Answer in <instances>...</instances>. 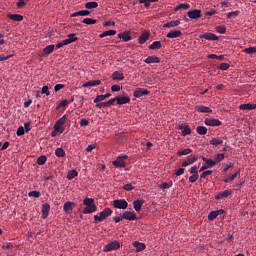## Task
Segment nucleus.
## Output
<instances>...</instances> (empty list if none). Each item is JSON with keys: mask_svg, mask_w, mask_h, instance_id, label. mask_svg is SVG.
Wrapping results in <instances>:
<instances>
[{"mask_svg": "<svg viewBox=\"0 0 256 256\" xmlns=\"http://www.w3.org/2000/svg\"><path fill=\"white\" fill-rule=\"evenodd\" d=\"M113 215V210L111 208H105L99 215L94 216L95 223H101L107 219V217H111Z\"/></svg>", "mask_w": 256, "mask_h": 256, "instance_id": "obj_1", "label": "nucleus"}, {"mask_svg": "<svg viewBox=\"0 0 256 256\" xmlns=\"http://www.w3.org/2000/svg\"><path fill=\"white\" fill-rule=\"evenodd\" d=\"M119 247H121V244L119 243V241L110 242L104 247L103 252L109 253L110 251H117Z\"/></svg>", "mask_w": 256, "mask_h": 256, "instance_id": "obj_2", "label": "nucleus"}, {"mask_svg": "<svg viewBox=\"0 0 256 256\" xmlns=\"http://www.w3.org/2000/svg\"><path fill=\"white\" fill-rule=\"evenodd\" d=\"M113 206L115 209H127L129 207V203L125 199H117L113 201Z\"/></svg>", "mask_w": 256, "mask_h": 256, "instance_id": "obj_3", "label": "nucleus"}, {"mask_svg": "<svg viewBox=\"0 0 256 256\" xmlns=\"http://www.w3.org/2000/svg\"><path fill=\"white\" fill-rule=\"evenodd\" d=\"M199 39H206L207 41H219V37L211 32L200 34Z\"/></svg>", "mask_w": 256, "mask_h": 256, "instance_id": "obj_4", "label": "nucleus"}, {"mask_svg": "<svg viewBox=\"0 0 256 256\" xmlns=\"http://www.w3.org/2000/svg\"><path fill=\"white\" fill-rule=\"evenodd\" d=\"M205 125H207L208 127H220V125H222V123L220 122L219 119H215V118H206L204 120Z\"/></svg>", "mask_w": 256, "mask_h": 256, "instance_id": "obj_5", "label": "nucleus"}, {"mask_svg": "<svg viewBox=\"0 0 256 256\" xmlns=\"http://www.w3.org/2000/svg\"><path fill=\"white\" fill-rule=\"evenodd\" d=\"M187 17H189V19H201L203 15L201 14V10L194 9L187 12Z\"/></svg>", "mask_w": 256, "mask_h": 256, "instance_id": "obj_6", "label": "nucleus"}, {"mask_svg": "<svg viewBox=\"0 0 256 256\" xmlns=\"http://www.w3.org/2000/svg\"><path fill=\"white\" fill-rule=\"evenodd\" d=\"M144 95H149V90L145 88H136V90L133 92V96L136 99H141Z\"/></svg>", "mask_w": 256, "mask_h": 256, "instance_id": "obj_7", "label": "nucleus"}, {"mask_svg": "<svg viewBox=\"0 0 256 256\" xmlns=\"http://www.w3.org/2000/svg\"><path fill=\"white\" fill-rule=\"evenodd\" d=\"M122 215L127 221H137V214L134 211H125Z\"/></svg>", "mask_w": 256, "mask_h": 256, "instance_id": "obj_8", "label": "nucleus"}, {"mask_svg": "<svg viewBox=\"0 0 256 256\" xmlns=\"http://www.w3.org/2000/svg\"><path fill=\"white\" fill-rule=\"evenodd\" d=\"M65 123H67V114L63 115L60 119L56 121V123L54 124V129H56V131H59L60 127H63Z\"/></svg>", "mask_w": 256, "mask_h": 256, "instance_id": "obj_9", "label": "nucleus"}, {"mask_svg": "<svg viewBox=\"0 0 256 256\" xmlns=\"http://www.w3.org/2000/svg\"><path fill=\"white\" fill-rule=\"evenodd\" d=\"M116 103L117 105H127V103H131V98L129 96H117Z\"/></svg>", "mask_w": 256, "mask_h": 256, "instance_id": "obj_10", "label": "nucleus"}, {"mask_svg": "<svg viewBox=\"0 0 256 256\" xmlns=\"http://www.w3.org/2000/svg\"><path fill=\"white\" fill-rule=\"evenodd\" d=\"M143 205H145V200H143V199L134 200L133 201L134 211H136V213H139V211H141V208L143 207Z\"/></svg>", "mask_w": 256, "mask_h": 256, "instance_id": "obj_11", "label": "nucleus"}, {"mask_svg": "<svg viewBox=\"0 0 256 256\" xmlns=\"http://www.w3.org/2000/svg\"><path fill=\"white\" fill-rule=\"evenodd\" d=\"M233 190H225L223 192H220L215 199H217V201H221L222 199H227V197H229V195H232Z\"/></svg>", "mask_w": 256, "mask_h": 256, "instance_id": "obj_12", "label": "nucleus"}, {"mask_svg": "<svg viewBox=\"0 0 256 256\" xmlns=\"http://www.w3.org/2000/svg\"><path fill=\"white\" fill-rule=\"evenodd\" d=\"M42 219H47L49 217V211H51V205L45 203L42 205Z\"/></svg>", "mask_w": 256, "mask_h": 256, "instance_id": "obj_13", "label": "nucleus"}, {"mask_svg": "<svg viewBox=\"0 0 256 256\" xmlns=\"http://www.w3.org/2000/svg\"><path fill=\"white\" fill-rule=\"evenodd\" d=\"M199 157L193 156L191 158H187L186 161L182 162L181 167H189V165H193V163H197Z\"/></svg>", "mask_w": 256, "mask_h": 256, "instance_id": "obj_14", "label": "nucleus"}, {"mask_svg": "<svg viewBox=\"0 0 256 256\" xmlns=\"http://www.w3.org/2000/svg\"><path fill=\"white\" fill-rule=\"evenodd\" d=\"M144 63H147V65H151V63H161V59L155 55L148 56L145 60Z\"/></svg>", "mask_w": 256, "mask_h": 256, "instance_id": "obj_15", "label": "nucleus"}, {"mask_svg": "<svg viewBox=\"0 0 256 256\" xmlns=\"http://www.w3.org/2000/svg\"><path fill=\"white\" fill-rule=\"evenodd\" d=\"M133 247H135L137 253H141V251H145V249H147V246H145V243H141L139 241H134Z\"/></svg>", "mask_w": 256, "mask_h": 256, "instance_id": "obj_16", "label": "nucleus"}, {"mask_svg": "<svg viewBox=\"0 0 256 256\" xmlns=\"http://www.w3.org/2000/svg\"><path fill=\"white\" fill-rule=\"evenodd\" d=\"M179 129L180 131H182V135L183 137H187V135H191V128L189 127V125H179Z\"/></svg>", "mask_w": 256, "mask_h": 256, "instance_id": "obj_17", "label": "nucleus"}, {"mask_svg": "<svg viewBox=\"0 0 256 256\" xmlns=\"http://www.w3.org/2000/svg\"><path fill=\"white\" fill-rule=\"evenodd\" d=\"M182 33L181 30H171L166 37L168 39H177V37H181Z\"/></svg>", "mask_w": 256, "mask_h": 256, "instance_id": "obj_18", "label": "nucleus"}, {"mask_svg": "<svg viewBox=\"0 0 256 256\" xmlns=\"http://www.w3.org/2000/svg\"><path fill=\"white\" fill-rule=\"evenodd\" d=\"M149 37H151V34L149 32H143L141 36L138 38L140 45L147 43V41H149Z\"/></svg>", "mask_w": 256, "mask_h": 256, "instance_id": "obj_19", "label": "nucleus"}, {"mask_svg": "<svg viewBox=\"0 0 256 256\" xmlns=\"http://www.w3.org/2000/svg\"><path fill=\"white\" fill-rule=\"evenodd\" d=\"M95 212H97V205H95V204H92L91 206H86L83 209L84 215H89V213H95Z\"/></svg>", "mask_w": 256, "mask_h": 256, "instance_id": "obj_20", "label": "nucleus"}, {"mask_svg": "<svg viewBox=\"0 0 256 256\" xmlns=\"http://www.w3.org/2000/svg\"><path fill=\"white\" fill-rule=\"evenodd\" d=\"M75 206H76L75 202L68 201L64 204L63 209H64L65 213H71Z\"/></svg>", "mask_w": 256, "mask_h": 256, "instance_id": "obj_21", "label": "nucleus"}, {"mask_svg": "<svg viewBox=\"0 0 256 256\" xmlns=\"http://www.w3.org/2000/svg\"><path fill=\"white\" fill-rule=\"evenodd\" d=\"M77 34L73 33V34H69L68 38L64 39V44L65 45H70V43H75V41H77Z\"/></svg>", "mask_w": 256, "mask_h": 256, "instance_id": "obj_22", "label": "nucleus"}, {"mask_svg": "<svg viewBox=\"0 0 256 256\" xmlns=\"http://www.w3.org/2000/svg\"><path fill=\"white\" fill-rule=\"evenodd\" d=\"M53 51H55V45H53V44L48 45V46H46V47L43 49L42 55H43L44 57H47V55H51V53H53Z\"/></svg>", "mask_w": 256, "mask_h": 256, "instance_id": "obj_23", "label": "nucleus"}, {"mask_svg": "<svg viewBox=\"0 0 256 256\" xmlns=\"http://www.w3.org/2000/svg\"><path fill=\"white\" fill-rule=\"evenodd\" d=\"M240 109L242 111H253V109H256V104H251V103L241 104Z\"/></svg>", "mask_w": 256, "mask_h": 256, "instance_id": "obj_24", "label": "nucleus"}, {"mask_svg": "<svg viewBox=\"0 0 256 256\" xmlns=\"http://www.w3.org/2000/svg\"><path fill=\"white\" fill-rule=\"evenodd\" d=\"M87 15H91L89 10H80L71 15V17H87Z\"/></svg>", "mask_w": 256, "mask_h": 256, "instance_id": "obj_25", "label": "nucleus"}, {"mask_svg": "<svg viewBox=\"0 0 256 256\" xmlns=\"http://www.w3.org/2000/svg\"><path fill=\"white\" fill-rule=\"evenodd\" d=\"M112 79L113 81H123V79H125V76L123 75V73L115 71L112 74Z\"/></svg>", "mask_w": 256, "mask_h": 256, "instance_id": "obj_26", "label": "nucleus"}, {"mask_svg": "<svg viewBox=\"0 0 256 256\" xmlns=\"http://www.w3.org/2000/svg\"><path fill=\"white\" fill-rule=\"evenodd\" d=\"M101 85V80H91L83 84V87H97Z\"/></svg>", "mask_w": 256, "mask_h": 256, "instance_id": "obj_27", "label": "nucleus"}, {"mask_svg": "<svg viewBox=\"0 0 256 256\" xmlns=\"http://www.w3.org/2000/svg\"><path fill=\"white\" fill-rule=\"evenodd\" d=\"M196 110L199 113H213V110L207 106H196Z\"/></svg>", "mask_w": 256, "mask_h": 256, "instance_id": "obj_28", "label": "nucleus"}, {"mask_svg": "<svg viewBox=\"0 0 256 256\" xmlns=\"http://www.w3.org/2000/svg\"><path fill=\"white\" fill-rule=\"evenodd\" d=\"M113 35H117L116 30L104 31L103 33L99 34V37H100V39H103V37H109V36H113Z\"/></svg>", "mask_w": 256, "mask_h": 256, "instance_id": "obj_29", "label": "nucleus"}, {"mask_svg": "<svg viewBox=\"0 0 256 256\" xmlns=\"http://www.w3.org/2000/svg\"><path fill=\"white\" fill-rule=\"evenodd\" d=\"M118 39H122L127 43V41H131V35H129V32H123L118 34Z\"/></svg>", "mask_w": 256, "mask_h": 256, "instance_id": "obj_30", "label": "nucleus"}, {"mask_svg": "<svg viewBox=\"0 0 256 256\" xmlns=\"http://www.w3.org/2000/svg\"><path fill=\"white\" fill-rule=\"evenodd\" d=\"M178 25H181V21L179 20H172L166 24H164V27L171 29V27H178Z\"/></svg>", "mask_w": 256, "mask_h": 256, "instance_id": "obj_31", "label": "nucleus"}, {"mask_svg": "<svg viewBox=\"0 0 256 256\" xmlns=\"http://www.w3.org/2000/svg\"><path fill=\"white\" fill-rule=\"evenodd\" d=\"M7 17L11 21H23V16L20 14H7Z\"/></svg>", "mask_w": 256, "mask_h": 256, "instance_id": "obj_32", "label": "nucleus"}, {"mask_svg": "<svg viewBox=\"0 0 256 256\" xmlns=\"http://www.w3.org/2000/svg\"><path fill=\"white\" fill-rule=\"evenodd\" d=\"M210 145H223V138L221 137H215L210 140Z\"/></svg>", "mask_w": 256, "mask_h": 256, "instance_id": "obj_33", "label": "nucleus"}, {"mask_svg": "<svg viewBox=\"0 0 256 256\" xmlns=\"http://www.w3.org/2000/svg\"><path fill=\"white\" fill-rule=\"evenodd\" d=\"M163 45L161 44V41H154L150 46L149 49L152 51H155V49H161Z\"/></svg>", "mask_w": 256, "mask_h": 256, "instance_id": "obj_34", "label": "nucleus"}, {"mask_svg": "<svg viewBox=\"0 0 256 256\" xmlns=\"http://www.w3.org/2000/svg\"><path fill=\"white\" fill-rule=\"evenodd\" d=\"M78 175H79V172H77V170H71L67 174V179L69 181H73V179H75V177H77Z\"/></svg>", "mask_w": 256, "mask_h": 256, "instance_id": "obj_35", "label": "nucleus"}, {"mask_svg": "<svg viewBox=\"0 0 256 256\" xmlns=\"http://www.w3.org/2000/svg\"><path fill=\"white\" fill-rule=\"evenodd\" d=\"M113 165H115V167H122V168H125L126 166L125 161L121 160V157H118L115 161H113Z\"/></svg>", "mask_w": 256, "mask_h": 256, "instance_id": "obj_36", "label": "nucleus"}, {"mask_svg": "<svg viewBox=\"0 0 256 256\" xmlns=\"http://www.w3.org/2000/svg\"><path fill=\"white\" fill-rule=\"evenodd\" d=\"M240 175V171H237L234 174H231L230 176H228L226 179H224V183H229L231 181H234L235 179H237V176Z\"/></svg>", "mask_w": 256, "mask_h": 256, "instance_id": "obj_37", "label": "nucleus"}, {"mask_svg": "<svg viewBox=\"0 0 256 256\" xmlns=\"http://www.w3.org/2000/svg\"><path fill=\"white\" fill-rule=\"evenodd\" d=\"M95 204V199H93V198H85L84 200H83V205L85 206V207H91L92 205H94Z\"/></svg>", "mask_w": 256, "mask_h": 256, "instance_id": "obj_38", "label": "nucleus"}, {"mask_svg": "<svg viewBox=\"0 0 256 256\" xmlns=\"http://www.w3.org/2000/svg\"><path fill=\"white\" fill-rule=\"evenodd\" d=\"M183 9L184 11H187V9H191V5L189 4H179L174 11H181Z\"/></svg>", "mask_w": 256, "mask_h": 256, "instance_id": "obj_39", "label": "nucleus"}, {"mask_svg": "<svg viewBox=\"0 0 256 256\" xmlns=\"http://www.w3.org/2000/svg\"><path fill=\"white\" fill-rule=\"evenodd\" d=\"M196 132L198 135H207V128L205 126H198Z\"/></svg>", "mask_w": 256, "mask_h": 256, "instance_id": "obj_40", "label": "nucleus"}, {"mask_svg": "<svg viewBox=\"0 0 256 256\" xmlns=\"http://www.w3.org/2000/svg\"><path fill=\"white\" fill-rule=\"evenodd\" d=\"M86 9H97L99 4L97 2H87L85 4Z\"/></svg>", "mask_w": 256, "mask_h": 256, "instance_id": "obj_41", "label": "nucleus"}, {"mask_svg": "<svg viewBox=\"0 0 256 256\" xmlns=\"http://www.w3.org/2000/svg\"><path fill=\"white\" fill-rule=\"evenodd\" d=\"M82 23H85V25H95V23H97V20L93 18H84L82 20Z\"/></svg>", "mask_w": 256, "mask_h": 256, "instance_id": "obj_42", "label": "nucleus"}, {"mask_svg": "<svg viewBox=\"0 0 256 256\" xmlns=\"http://www.w3.org/2000/svg\"><path fill=\"white\" fill-rule=\"evenodd\" d=\"M189 153H193V150L191 148H186L184 150H179L177 155L181 157L182 155H189Z\"/></svg>", "mask_w": 256, "mask_h": 256, "instance_id": "obj_43", "label": "nucleus"}, {"mask_svg": "<svg viewBox=\"0 0 256 256\" xmlns=\"http://www.w3.org/2000/svg\"><path fill=\"white\" fill-rule=\"evenodd\" d=\"M223 159H225V154L224 153H221V154H217L215 157H214V163H221V161H223Z\"/></svg>", "mask_w": 256, "mask_h": 256, "instance_id": "obj_44", "label": "nucleus"}, {"mask_svg": "<svg viewBox=\"0 0 256 256\" xmlns=\"http://www.w3.org/2000/svg\"><path fill=\"white\" fill-rule=\"evenodd\" d=\"M28 197H34L35 199H39V197H41V192L34 190V191H30L28 193Z\"/></svg>", "mask_w": 256, "mask_h": 256, "instance_id": "obj_45", "label": "nucleus"}, {"mask_svg": "<svg viewBox=\"0 0 256 256\" xmlns=\"http://www.w3.org/2000/svg\"><path fill=\"white\" fill-rule=\"evenodd\" d=\"M218 215H217V211H211L208 214V221H215V219H217Z\"/></svg>", "mask_w": 256, "mask_h": 256, "instance_id": "obj_46", "label": "nucleus"}, {"mask_svg": "<svg viewBox=\"0 0 256 256\" xmlns=\"http://www.w3.org/2000/svg\"><path fill=\"white\" fill-rule=\"evenodd\" d=\"M56 157H65V150L63 148H57L55 150Z\"/></svg>", "mask_w": 256, "mask_h": 256, "instance_id": "obj_47", "label": "nucleus"}, {"mask_svg": "<svg viewBox=\"0 0 256 256\" xmlns=\"http://www.w3.org/2000/svg\"><path fill=\"white\" fill-rule=\"evenodd\" d=\"M27 1L29 0H18L16 6L18 9H23V7H25V5H27Z\"/></svg>", "mask_w": 256, "mask_h": 256, "instance_id": "obj_48", "label": "nucleus"}, {"mask_svg": "<svg viewBox=\"0 0 256 256\" xmlns=\"http://www.w3.org/2000/svg\"><path fill=\"white\" fill-rule=\"evenodd\" d=\"M37 163L39 165H43L44 163H47V156L42 155V156L38 157Z\"/></svg>", "mask_w": 256, "mask_h": 256, "instance_id": "obj_49", "label": "nucleus"}, {"mask_svg": "<svg viewBox=\"0 0 256 256\" xmlns=\"http://www.w3.org/2000/svg\"><path fill=\"white\" fill-rule=\"evenodd\" d=\"M216 31L217 33H220V35H225V33H227V28L223 26H217Z\"/></svg>", "mask_w": 256, "mask_h": 256, "instance_id": "obj_50", "label": "nucleus"}, {"mask_svg": "<svg viewBox=\"0 0 256 256\" xmlns=\"http://www.w3.org/2000/svg\"><path fill=\"white\" fill-rule=\"evenodd\" d=\"M244 53H247L248 55H252L253 53H256V46L244 49Z\"/></svg>", "mask_w": 256, "mask_h": 256, "instance_id": "obj_51", "label": "nucleus"}, {"mask_svg": "<svg viewBox=\"0 0 256 256\" xmlns=\"http://www.w3.org/2000/svg\"><path fill=\"white\" fill-rule=\"evenodd\" d=\"M41 94L47 95V97H49V95H51V92L49 91V86H43L41 90Z\"/></svg>", "mask_w": 256, "mask_h": 256, "instance_id": "obj_52", "label": "nucleus"}, {"mask_svg": "<svg viewBox=\"0 0 256 256\" xmlns=\"http://www.w3.org/2000/svg\"><path fill=\"white\" fill-rule=\"evenodd\" d=\"M26 131H25V128L23 126H20L18 129H17V132H16V135L18 137H21L22 135H25Z\"/></svg>", "mask_w": 256, "mask_h": 256, "instance_id": "obj_53", "label": "nucleus"}, {"mask_svg": "<svg viewBox=\"0 0 256 256\" xmlns=\"http://www.w3.org/2000/svg\"><path fill=\"white\" fill-rule=\"evenodd\" d=\"M101 101H105V95H97L96 98L94 99V103H101Z\"/></svg>", "mask_w": 256, "mask_h": 256, "instance_id": "obj_54", "label": "nucleus"}, {"mask_svg": "<svg viewBox=\"0 0 256 256\" xmlns=\"http://www.w3.org/2000/svg\"><path fill=\"white\" fill-rule=\"evenodd\" d=\"M239 13H241V12L240 11L229 12L227 14V19H231V17H239Z\"/></svg>", "mask_w": 256, "mask_h": 256, "instance_id": "obj_55", "label": "nucleus"}, {"mask_svg": "<svg viewBox=\"0 0 256 256\" xmlns=\"http://www.w3.org/2000/svg\"><path fill=\"white\" fill-rule=\"evenodd\" d=\"M213 172L211 170L208 171H204L201 175H200V179H206L207 177H209V175H212Z\"/></svg>", "mask_w": 256, "mask_h": 256, "instance_id": "obj_56", "label": "nucleus"}, {"mask_svg": "<svg viewBox=\"0 0 256 256\" xmlns=\"http://www.w3.org/2000/svg\"><path fill=\"white\" fill-rule=\"evenodd\" d=\"M197 179H199V174H193L192 176L189 177V182L196 183Z\"/></svg>", "mask_w": 256, "mask_h": 256, "instance_id": "obj_57", "label": "nucleus"}, {"mask_svg": "<svg viewBox=\"0 0 256 256\" xmlns=\"http://www.w3.org/2000/svg\"><path fill=\"white\" fill-rule=\"evenodd\" d=\"M198 171H199V166H193V167H191L190 170H189V172H190L192 175H197V174H199Z\"/></svg>", "mask_w": 256, "mask_h": 256, "instance_id": "obj_58", "label": "nucleus"}, {"mask_svg": "<svg viewBox=\"0 0 256 256\" xmlns=\"http://www.w3.org/2000/svg\"><path fill=\"white\" fill-rule=\"evenodd\" d=\"M124 191H133V189H135V186H133V184H126L123 186Z\"/></svg>", "mask_w": 256, "mask_h": 256, "instance_id": "obj_59", "label": "nucleus"}, {"mask_svg": "<svg viewBox=\"0 0 256 256\" xmlns=\"http://www.w3.org/2000/svg\"><path fill=\"white\" fill-rule=\"evenodd\" d=\"M229 67H231V66L229 65V63H222V64L219 66V69H220L221 71H227V70L229 69Z\"/></svg>", "mask_w": 256, "mask_h": 256, "instance_id": "obj_60", "label": "nucleus"}, {"mask_svg": "<svg viewBox=\"0 0 256 256\" xmlns=\"http://www.w3.org/2000/svg\"><path fill=\"white\" fill-rule=\"evenodd\" d=\"M61 89H65V84H56L54 87L55 93H57L58 91H61Z\"/></svg>", "mask_w": 256, "mask_h": 256, "instance_id": "obj_61", "label": "nucleus"}, {"mask_svg": "<svg viewBox=\"0 0 256 256\" xmlns=\"http://www.w3.org/2000/svg\"><path fill=\"white\" fill-rule=\"evenodd\" d=\"M24 131H26V133H29V131H31V122H26L24 123Z\"/></svg>", "mask_w": 256, "mask_h": 256, "instance_id": "obj_62", "label": "nucleus"}, {"mask_svg": "<svg viewBox=\"0 0 256 256\" xmlns=\"http://www.w3.org/2000/svg\"><path fill=\"white\" fill-rule=\"evenodd\" d=\"M11 57H13V54H10V55H0V62L1 61H7L8 59H11Z\"/></svg>", "mask_w": 256, "mask_h": 256, "instance_id": "obj_63", "label": "nucleus"}, {"mask_svg": "<svg viewBox=\"0 0 256 256\" xmlns=\"http://www.w3.org/2000/svg\"><path fill=\"white\" fill-rule=\"evenodd\" d=\"M13 247V243L7 242L5 245L2 246V249H11Z\"/></svg>", "mask_w": 256, "mask_h": 256, "instance_id": "obj_64", "label": "nucleus"}]
</instances>
